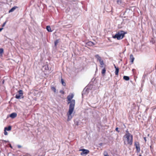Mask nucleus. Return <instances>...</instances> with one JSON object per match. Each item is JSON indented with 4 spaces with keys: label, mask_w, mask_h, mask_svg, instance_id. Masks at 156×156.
<instances>
[{
    "label": "nucleus",
    "mask_w": 156,
    "mask_h": 156,
    "mask_svg": "<svg viewBox=\"0 0 156 156\" xmlns=\"http://www.w3.org/2000/svg\"><path fill=\"white\" fill-rule=\"evenodd\" d=\"M139 156H142V155H141V154H140L139 155Z\"/></svg>",
    "instance_id": "37998d69"
},
{
    "label": "nucleus",
    "mask_w": 156,
    "mask_h": 156,
    "mask_svg": "<svg viewBox=\"0 0 156 156\" xmlns=\"http://www.w3.org/2000/svg\"><path fill=\"white\" fill-rule=\"evenodd\" d=\"M117 2L118 4H121V0H117Z\"/></svg>",
    "instance_id": "393cba45"
},
{
    "label": "nucleus",
    "mask_w": 156,
    "mask_h": 156,
    "mask_svg": "<svg viewBox=\"0 0 156 156\" xmlns=\"http://www.w3.org/2000/svg\"><path fill=\"white\" fill-rule=\"evenodd\" d=\"M21 147V146L20 145H18V147L19 148H20V147Z\"/></svg>",
    "instance_id": "4c0bfd02"
},
{
    "label": "nucleus",
    "mask_w": 156,
    "mask_h": 156,
    "mask_svg": "<svg viewBox=\"0 0 156 156\" xmlns=\"http://www.w3.org/2000/svg\"><path fill=\"white\" fill-rule=\"evenodd\" d=\"M76 125H78V124L77 123L76 124Z\"/></svg>",
    "instance_id": "c03bdc74"
},
{
    "label": "nucleus",
    "mask_w": 156,
    "mask_h": 156,
    "mask_svg": "<svg viewBox=\"0 0 156 156\" xmlns=\"http://www.w3.org/2000/svg\"><path fill=\"white\" fill-rule=\"evenodd\" d=\"M114 67L115 68V67H117L116 66H115V64H114Z\"/></svg>",
    "instance_id": "c9c22d12"
},
{
    "label": "nucleus",
    "mask_w": 156,
    "mask_h": 156,
    "mask_svg": "<svg viewBox=\"0 0 156 156\" xmlns=\"http://www.w3.org/2000/svg\"><path fill=\"white\" fill-rule=\"evenodd\" d=\"M74 97L73 94H72L71 95H69L67 97V99L69 102H68V104H70L69 106H70L71 104H73V106L74 105V108L75 104V101L74 99H73L72 98Z\"/></svg>",
    "instance_id": "20e7f679"
},
{
    "label": "nucleus",
    "mask_w": 156,
    "mask_h": 156,
    "mask_svg": "<svg viewBox=\"0 0 156 156\" xmlns=\"http://www.w3.org/2000/svg\"><path fill=\"white\" fill-rule=\"evenodd\" d=\"M104 68L102 69V71H101V73L104 76V74H105L106 72V69L105 68V67H103Z\"/></svg>",
    "instance_id": "a211bd4d"
},
{
    "label": "nucleus",
    "mask_w": 156,
    "mask_h": 156,
    "mask_svg": "<svg viewBox=\"0 0 156 156\" xmlns=\"http://www.w3.org/2000/svg\"><path fill=\"white\" fill-rule=\"evenodd\" d=\"M6 23V21L5 22H4L3 24L2 25V27H3L5 26V25Z\"/></svg>",
    "instance_id": "cd10ccee"
},
{
    "label": "nucleus",
    "mask_w": 156,
    "mask_h": 156,
    "mask_svg": "<svg viewBox=\"0 0 156 156\" xmlns=\"http://www.w3.org/2000/svg\"><path fill=\"white\" fill-rule=\"evenodd\" d=\"M59 92L60 93H62L63 94H64V91L62 90H60Z\"/></svg>",
    "instance_id": "c756f323"
},
{
    "label": "nucleus",
    "mask_w": 156,
    "mask_h": 156,
    "mask_svg": "<svg viewBox=\"0 0 156 156\" xmlns=\"http://www.w3.org/2000/svg\"><path fill=\"white\" fill-rule=\"evenodd\" d=\"M61 83H62V85L64 86H65L66 85V84L64 82V80L62 79H61Z\"/></svg>",
    "instance_id": "412c9836"
},
{
    "label": "nucleus",
    "mask_w": 156,
    "mask_h": 156,
    "mask_svg": "<svg viewBox=\"0 0 156 156\" xmlns=\"http://www.w3.org/2000/svg\"><path fill=\"white\" fill-rule=\"evenodd\" d=\"M134 70H135V69H133L132 70L133 71H134Z\"/></svg>",
    "instance_id": "79ce46f5"
},
{
    "label": "nucleus",
    "mask_w": 156,
    "mask_h": 156,
    "mask_svg": "<svg viewBox=\"0 0 156 156\" xmlns=\"http://www.w3.org/2000/svg\"><path fill=\"white\" fill-rule=\"evenodd\" d=\"M150 149H151V152L152 153H153V151H154V150H153V148L151 146H150Z\"/></svg>",
    "instance_id": "a878e982"
},
{
    "label": "nucleus",
    "mask_w": 156,
    "mask_h": 156,
    "mask_svg": "<svg viewBox=\"0 0 156 156\" xmlns=\"http://www.w3.org/2000/svg\"><path fill=\"white\" fill-rule=\"evenodd\" d=\"M4 134L5 135H7L8 134V132L6 131V130L4 129Z\"/></svg>",
    "instance_id": "bb28decb"
},
{
    "label": "nucleus",
    "mask_w": 156,
    "mask_h": 156,
    "mask_svg": "<svg viewBox=\"0 0 156 156\" xmlns=\"http://www.w3.org/2000/svg\"><path fill=\"white\" fill-rule=\"evenodd\" d=\"M3 141H4V142H8L9 141H6V140H3Z\"/></svg>",
    "instance_id": "72a5a7b5"
},
{
    "label": "nucleus",
    "mask_w": 156,
    "mask_h": 156,
    "mask_svg": "<svg viewBox=\"0 0 156 156\" xmlns=\"http://www.w3.org/2000/svg\"><path fill=\"white\" fill-rule=\"evenodd\" d=\"M9 147H11V148H12V146H11V144H9Z\"/></svg>",
    "instance_id": "2f4dec72"
},
{
    "label": "nucleus",
    "mask_w": 156,
    "mask_h": 156,
    "mask_svg": "<svg viewBox=\"0 0 156 156\" xmlns=\"http://www.w3.org/2000/svg\"><path fill=\"white\" fill-rule=\"evenodd\" d=\"M130 58L131 59V62L133 63L134 60V58L133 57V55L132 54H131L130 55Z\"/></svg>",
    "instance_id": "4468645a"
},
{
    "label": "nucleus",
    "mask_w": 156,
    "mask_h": 156,
    "mask_svg": "<svg viewBox=\"0 0 156 156\" xmlns=\"http://www.w3.org/2000/svg\"><path fill=\"white\" fill-rule=\"evenodd\" d=\"M59 42V40L57 39L54 42L55 46L56 47L57 44Z\"/></svg>",
    "instance_id": "6ab92c4d"
},
{
    "label": "nucleus",
    "mask_w": 156,
    "mask_h": 156,
    "mask_svg": "<svg viewBox=\"0 0 156 156\" xmlns=\"http://www.w3.org/2000/svg\"><path fill=\"white\" fill-rule=\"evenodd\" d=\"M51 90H53L55 93L56 92V89L54 87H51Z\"/></svg>",
    "instance_id": "aec40b11"
},
{
    "label": "nucleus",
    "mask_w": 156,
    "mask_h": 156,
    "mask_svg": "<svg viewBox=\"0 0 156 156\" xmlns=\"http://www.w3.org/2000/svg\"><path fill=\"white\" fill-rule=\"evenodd\" d=\"M144 140H145V142H146V137H144Z\"/></svg>",
    "instance_id": "f704fd0d"
},
{
    "label": "nucleus",
    "mask_w": 156,
    "mask_h": 156,
    "mask_svg": "<svg viewBox=\"0 0 156 156\" xmlns=\"http://www.w3.org/2000/svg\"><path fill=\"white\" fill-rule=\"evenodd\" d=\"M17 114L15 112H13L9 115V116L12 119H14L17 116Z\"/></svg>",
    "instance_id": "1a4fd4ad"
},
{
    "label": "nucleus",
    "mask_w": 156,
    "mask_h": 156,
    "mask_svg": "<svg viewBox=\"0 0 156 156\" xmlns=\"http://www.w3.org/2000/svg\"><path fill=\"white\" fill-rule=\"evenodd\" d=\"M119 128L118 127H116L115 128V130L117 131L118 133H119L120 132V131L118 130Z\"/></svg>",
    "instance_id": "c85d7f7f"
},
{
    "label": "nucleus",
    "mask_w": 156,
    "mask_h": 156,
    "mask_svg": "<svg viewBox=\"0 0 156 156\" xmlns=\"http://www.w3.org/2000/svg\"><path fill=\"white\" fill-rule=\"evenodd\" d=\"M124 137L127 139V143L130 145H132L133 144V136L128 132V133H126L124 136Z\"/></svg>",
    "instance_id": "f03ea898"
},
{
    "label": "nucleus",
    "mask_w": 156,
    "mask_h": 156,
    "mask_svg": "<svg viewBox=\"0 0 156 156\" xmlns=\"http://www.w3.org/2000/svg\"><path fill=\"white\" fill-rule=\"evenodd\" d=\"M80 151H82L80 153V154L82 155H83L84 154L85 155H87L89 152V151L88 150L84 149H80Z\"/></svg>",
    "instance_id": "0eeeda50"
},
{
    "label": "nucleus",
    "mask_w": 156,
    "mask_h": 156,
    "mask_svg": "<svg viewBox=\"0 0 156 156\" xmlns=\"http://www.w3.org/2000/svg\"><path fill=\"white\" fill-rule=\"evenodd\" d=\"M128 130H127L126 131V133H128Z\"/></svg>",
    "instance_id": "a19ab883"
},
{
    "label": "nucleus",
    "mask_w": 156,
    "mask_h": 156,
    "mask_svg": "<svg viewBox=\"0 0 156 156\" xmlns=\"http://www.w3.org/2000/svg\"><path fill=\"white\" fill-rule=\"evenodd\" d=\"M18 7L15 6L12 8L9 11V13L13 12L16 9L18 8Z\"/></svg>",
    "instance_id": "9d476101"
},
{
    "label": "nucleus",
    "mask_w": 156,
    "mask_h": 156,
    "mask_svg": "<svg viewBox=\"0 0 156 156\" xmlns=\"http://www.w3.org/2000/svg\"><path fill=\"white\" fill-rule=\"evenodd\" d=\"M95 57L97 59V60L99 62L102 60L101 57L98 54L95 55Z\"/></svg>",
    "instance_id": "9b49d317"
},
{
    "label": "nucleus",
    "mask_w": 156,
    "mask_h": 156,
    "mask_svg": "<svg viewBox=\"0 0 156 156\" xmlns=\"http://www.w3.org/2000/svg\"><path fill=\"white\" fill-rule=\"evenodd\" d=\"M93 42L91 41H89L88 43V44L90 46L92 45Z\"/></svg>",
    "instance_id": "b1692460"
},
{
    "label": "nucleus",
    "mask_w": 156,
    "mask_h": 156,
    "mask_svg": "<svg viewBox=\"0 0 156 156\" xmlns=\"http://www.w3.org/2000/svg\"><path fill=\"white\" fill-rule=\"evenodd\" d=\"M89 91V89L88 88H86L85 87L83 90L82 92V96H83V95L87 94Z\"/></svg>",
    "instance_id": "6e6552de"
},
{
    "label": "nucleus",
    "mask_w": 156,
    "mask_h": 156,
    "mask_svg": "<svg viewBox=\"0 0 156 156\" xmlns=\"http://www.w3.org/2000/svg\"><path fill=\"white\" fill-rule=\"evenodd\" d=\"M11 129V126H9L8 127H5L4 128V129L7 131H10Z\"/></svg>",
    "instance_id": "dca6fc26"
},
{
    "label": "nucleus",
    "mask_w": 156,
    "mask_h": 156,
    "mask_svg": "<svg viewBox=\"0 0 156 156\" xmlns=\"http://www.w3.org/2000/svg\"><path fill=\"white\" fill-rule=\"evenodd\" d=\"M94 44H95L93 42L92 45H94Z\"/></svg>",
    "instance_id": "ea45409f"
},
{
    "label": "nucleus",
    "mask_w": 156,
    "mask_h": 156,
    "mask_svg": "<svg viewBox=\"0 0 156 156\" xmlns=\"http://www.w3.org/2000/svg\"><path fill=\"white\" fill-rule=\"evenodd\" d=\"M47 30L49 32H51L52 31L51 30V28L49 26H47L46 27Z\"/></svg>",
    "instance_id": "2eb2a0df"
},
{
    "label": "nucleus",
    "mask_w": 156,
    "mask_h": 156,
    "mask_svg": "<svg viewBox=\"0 0 156 156\" xmlns=\"http://www.w3.org/2000/svg\"><path fill=\"white\" fill-rule=\"evenodd\" d=\"M126 33V32L124 31H120L117 32L115 35H113L112 37L114 39L117 38L118 40H120L123 38L125 34Z\"/></svg>",
    "instance_id": "f257e3e1"
},
{
    "label": "nucleus",
    "mask_w": 156,
    "mask_h": 156,
    "mask_svg": "<svg viewBox=\"0 0 156 156\" xmlns=\"http://www.w3.org/2000/svg\"><path fill=\"white\" fill-rule=\"evenodd\" d=\"M100 64V67L101 68H103L105 67V65L103 61L102 60H101L99 62Z\"/></svg>",
    "instance_id": "f8f14e48"
},
{
    "label": "nucleus",
    "mask_w": 156,
    "mask_h": 156,
    "mask_svg": "<svg viewBox=\"0 0 156 156\" xmlns=\"http://www.w3.org/2000/svg\"><path fill=\"white\" fill-rule=\"evenodd\" d=\"M123 79L126 80L128 81L129 80V77L128 76H123Z\"/></svg>",
    "instance_id": "f3484780"
},
{
    "label": "nucleus",
    "mask_w": 156,
    "mask_h": 156,
    "mask_svg": "<svg viewBox=\"0 0 156 156\" xmlns=\"http://www.w3.org/2000/svg\"><path fill=\"white\" fill-rule=\"evenodd\" d=\"M104 156H109L107 153V152L106 151H105L104 152Z\"/></svg>",
    "instance_id": "5701e85b"
},
{
    "label": "nucleus",
    "mask_w": 156,
    "mask_h": 156,
    "mask_svg": "<svg viewBox=\"0 0 156 156\" xmlns=\"http://www.w3.org/2000/svg\"><path fill=\"white\" fill-rule=\"evenodd\" d=\"M134 145L136 149V152L139 153L140 151V148L139 143L138 142H134Z\"/></svg>",
    "instance_id": "423d86ee"
},
{
    "label": "nucleus",
    "mask_w": 156,
    "mask_h": 156,
    "mask_svg": "<svg viewBox=\"0 0 156 156\" xmlns=\"http://www.w3.org/2000/svg\"><path fill=\"white\" fill-rule=\"evenodd\" d=\"M103 144L102 143H100L99 144V145L100 146H101Z\"/></svg>",
    "instance_id": "7c9ffc66"
},
{
    "label": "nucleus",
    "mask_w": 156,
    "mask_h": 156,
    "mask_svg": "<svg viewBox=\"0 0 156 156\" xmlns=\"http://www.w3.org/2000/svg\"><path fill=\"white\" fill-rule=\"evenodd\" d=\"M23 91L22 90H20L18 91V93H17L15 96V98L16 99H20L23 98Z\"/></svg>",
    "instance_id": "39448f33"
},
{
    "label": "nucleus",
    "mask_w": 156,
    "mask_h": 156,
    "mask_svg": "<svg viewBox=\"0 0 156 156\" xmlns=\"http://www.w3.org/2000/svg\"><path fill=\"white\" fill-rule=\"evenodd\" d=\"M72 104H71L70 106H69V111L67 113V115H68L67 120L68 121L70 120L73 117L71 115L73 112L74 108V105L73 106V105Z\"/></svg>",
    "instance_id": "7ed1b4c3"
},
{
    "label": "nucleus",
    "mask_w": 156,
    "mask_h": 156,
    "mask_svg": "<svg viewBox=\"0 0 156 156\" xmlns=\"http://www.w3.org/2000/svg\"><path fill=\"white\" fill-rule=\"evenodd\" d=\"M144 80H143L142 81V83H144Z\"/></svg>",
    "instance_id": "58836bf2"
},
{
    "label": "nucleus",
    "mask_w": 156,
    "mask_h": 156,
    "mask_svg": "<svg viewBox=\"0 0 156 156\" xmlns=\"http://www.w3.org/2000/svg\"><path fill=\"white\" fill-rule=\"evenodd\" d=\"M4 80H3L2 82V83L3 84V83H4Z\"/></svg>",
    "instance_id": "e433bc0d"
},
{
    "label": "nucleus",
    "mask_w": 156,
    "mask_h": 156,
    "mask_svg": "<svg viewBox=\"0 0 156 156\" xmlns=\"http://www.w3.org/2000/svg\"><path fill=\"white\" fill-rule=\"evenodd\" d=\"M115 75H118L119 72V68L118 67H115Z\"/></svg>",
    "instance_id": "ddd939ff"
},
{
    "label": "nucleus",
    "mask_w": 156,
    "mask_h": 156,
    "mask_svg": "<svg viewBox=\"0 0 156 156\" xmlns=\"http://www.w3.org/2000/svg\"><path fill=\"white\" fill-rule=\"evenodd\" d=\"M3 29V28H0V32Z\"/></svg>",
    "instance_id": "473e14b6"
},
{
    "label": "nucleus",
    "mask_w": 156,
    "mask_h": 156,
    "mask_svg": "<svg viewBox=\"0 0 156 156\" xmlns=\"http://www.w3.org/2000/svg\"><path fill=\"white\" fill-rule=\"evenodd\" d=\"M4 50L2 48H0V54H2Z\"/></svg>",
    "instance_id": "4be33fe9"
}]
</instances>
